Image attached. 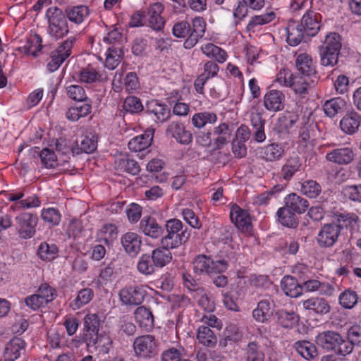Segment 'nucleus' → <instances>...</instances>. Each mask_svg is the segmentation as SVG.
<instances>
[{
	"label": "nucleus",
	"mask_w": 361,
	"mask_h": 361,
	"mask_svg": "<svg viewBox=\"0 0 361 361\" xmlns=\"http://www.w3.org/2000/svg\"><path fill=\"white\" fill-rule=\"evenodd\" d=\"M47 33L54 39L65 37L68 32V23L62 11L56 6L50 7L46 12Z\"/></svg>",
	"instance_id": "1"
},
{
	"label": "nucleus",
	"mask_w": 361,
	"mask_h": 361,
	"mask_svg": "<svg viewBox=\"0 0 361 361\" xmlns=\"http://www.w3.org/2000/svg\"><path fill=\"white\" fill-rule=\"evenodd\" d=\"M341 47V39L338 33L330 32L326 35L320 47L321 63L325 66H334L337 63Z\"/></svg>",
	"instance_id": "2"
},
{
	"label": "nucleus",
	"mask_w": 361,
	"mask_h": 361,
	"mask_svg": "<svg viewBox=\"0 0 361 361\" xmlns=\"http://www.w3.org/2000/svg\"><path fill=\"white\" fill-rule=\"evenodd\" d=\"M194 272L197 275H212L224 272L228 269L226 260L214 261L209 257L200 255L195 257L192 262Z\"/></svg>",
	"instance_id": "3"
},
{
	"label": "nucleus",
	"mask_w": 361,
	"mask_h": 361,
	"mask_svg": "<svg viewBox=\"0 0 361 361\" xmlns=\"http://www.w3.org/2000/svg\"><path fill=\"white\" fill-rule=\"evenodd\" d=\"M167 235L161 239L162 245L167 248H175L180 246L188 239L185 232L181 231L182 222L176 219H170L166 224Z\"/></svg>",
	"instance_id": "4"
},
{
	"label": "nucleus",
	"mask_w": 361,
	"mask_h": 361,
	"mask_svg": "<svg viewBox=\"0 0 361 361\" xmlns=\"http://www.w3.org/2000/svg\"><path fill=\"white\" fill-rule=\"evenodd\" d=\"M16 229L20 238L29 239L35 234L38 219L30 212H23L15 217Z\"/></svg>",
	"instance_id": "5"
},
{
	"label": "nucleus",
	"mask_w": 361,
	"mask_h": 361,
	"mask_svg": "<svg viewBox=\"0 0 361 361\" xmlns=\"http://www.w3.org/2000/svg\"><path fill=\"white\" fill-rule=\"evenodd\" d=\"M148 288V286L143 285L125 287L119 291L120 300L126 305H140L147 293Z\"/></svg>",
	"instance_id": "6"
},
{
	"label": "nucleus",
	"mask_w": 361,
	"mask_h": 361,
	"mask_svg": "<svg viewBox=\"0 0 361 361\" xmlns=\"http://www.w3.org/2000/svg\"><path fill=\"white\" fill-rule=\"evenodd\" d=\"M73 39H68L51 52L47 69L50 72L56 71L64 61L71 55Z\"/></svg>",
	"instance_id": "7"
},
{
	"label": "nucleus",
	"mask_w": 361,
	"mask_h": 361,
	"mask_svg": "<svg viewBox=\"0 0 361 361\" xmlns=\"http://www.w3.org/2000/svg\"><path fill=\"white\" fill-rule=\"evenodd\" d=\"M341 230V226L336 224H327L324 225L317 238L319 246L324 247L333 246L338 240Z\"/></svg>",
	"instance_id": "8"
},
{
	"label": "nucleus",
	"mask_w": 361,
	"mask_h": 361,
	"mask_svg": "<svg viewBox=\"0 0 361 361\" xmlns=\"http://www.w3.org/2000/svg\"><path fill=\"white\" fill-rule=\"evenodd\" d=\"M133 348L137 357H150L155 353V338L152 335L139 336L134 341Z\"/></svg>",
	"instance_id": "9"
},
{
	"label": "nucleus",
	"mask_w": 361,
	"mask_h": 361,
	"mask_svg": "<svg viewBox=\"0 0 361 361\" xmlns=\"http://www.w3.org/2000/svg\"><path fill=\"white\" fill-rule=\"evenodd\" d=\"M167 136L175 139L178 142L188 145L192 140V134L187 130L185 125L180 121L171 122L166 130Z\"/></svg>",
	"instance_id": "10"
},
{
	"label": "nucleus",
	"mask_w": 361,
	"mask_h": 361,
	"mask_svg": "<svg viewBox=\"0 0 361 361\" xmlns=\"http://www.w3.org/2000/svg\"><path fill=\"white\" fill-rule=\"evenodd\" d=\"M164 6L159 2L152 4L147 8L148 25L155 31H161L165 25V20L161 16Z\"/></svg>",
	"instance_id": "11"
},
{
	"label": "nucleus",
	"mask_w": 361,
	"mask_h": 361,
	"mask_svg": "<svg viewBox=\"0 0 361 361\" xmlns=\"http://www.w3.org/2000/svg\"><path fill=\"white\" fill-rule=\"evenodd\" d=\"M321 16L319 13L308 10L302 16L300 24L306 33V36L314 37L319 32L321 24Z\"/></svg>",
	"instance_id": "12"
},
{
	"label": "nucleus",
	"mask_w": 361,
	"mask_h": 361,
	"mask_svg": "<svg viewBox=\"0 0 361 361\" xmlns=\"http://www.w3.org/2000/svg\"><path fill=\"white\" fill-rule=\"evenodd\" d=\"M355 158V152L350 147H340L332 149L326 154V159L338 165H347Z\"/></svg>",
	"instance_id": "13"
},
{
	"label": "nucleus",
	"mask_w": 361,
	"mask_h": 361,
	"mask_svg": "<svg viewBox=\"0 0 361 361\" xmlns=\"http://www.w3.org/2000/svg\"><path fill=\"white\" fill-rule=\"evenodd\" d=\"M263 102L267 111L277 112L284 108L285 95L281 91L271 90L264 94Z\"/></svg>",
	"instance_id": "14"
},
{
	"label": "nucleus",
	"mask_w": 361,
	"mask_h": 361,
	"mask_svg": "<svg viewBox=\"0 0 361 361\" xmlns=\"http://www.w3.org/2000/svg\"><path fill=\"white\" fill-rule=\"evenodd\" d=\"M274 311V302L271 298L260 300L257 307L252 311L253 318L258 322H266L269 320Z\"/></svg>",
	"instance_id": "15"
},
{
	"label": "nucleus",
	"mask_w": 361,
	"mask_h": 361,
	"mask_svg": "<svg viewBox=\"0 0 361 361\" xmlns=\"http://www.w3.org/2000/svg\"><path fill=\"white\" fill-rule=\"evenodd\" d=\"M125 251L131 256H136L140 251L142 237L135 232H127L121 238Z\"/></svg>",
	"instance_id": "16"
},
{
	"label": "nucleus",
	"mask_w": 361,
	"mask_h": 361,
	"mask_svg": "<svg viewBox=\"0 0 361 361\" xmlns=\"http://www.w3.org/2000/svg\"><path fill=\"white\" fill-rule=\"evenodd\" d=\"M192 24L191 33L184 42V47L186 49L193 47L199 39L202 37L206 30V23L202 17H195L192 20Z\"/></svg>",
	"instance_id": "17"
},
{
	"label": "nucleus",
	"mask_w": 361,
	"mask_h": 361,
	"mask_svg": "<svg viewBox=\"0 0 361 361\" xmlns=\"http://www.w3.org/2000/svg\"><path fill=\"white\" fill-rule=\"evenodd\" d=\"M230 217L231 221L239 229L244 231L249 230L251 222L250 216L247 211L241 209L235 204H232L230 210Z\"/></svg>",
	"instance_id": "18"
},
{
	"label": "nucleus",
	"mask_w": 361,
	"mask_h": 361,
	"mask_svg": "<svg viewBox=\"0 0 361 361\" xmlns=\"http://www.w3.org/2000/svg\"><path fill=\"white\" fill-rule=\"evenodd\" d=\"M302 27L300 23L295 20H290L288 23L286 31L287 35L286 41L289 45L293 47L298 45L306 36V33Z\"/></svg>",
	"instance_id": "19"
},
{
	"label": "nucleus",
	"mask_w": 361,
	"mask_h": 361,
	"mask_svg": "<svg viewBox=\"0 0 361 361\" xmlns=\"http://www.w3.org/2000/svg\"><path fill=\"white\" fill-rule=\"evenodd\" d=\"M302 307L306 310H311L316 314H325L330 312L329 302L323 298L311 297L301 301Z\"/></svg>",
	"instance_id": "20"
},
{
	"label": "nucleus",
	"mask_w": 361,
	"mask_h": 361,
	"mask_svg": "<svg viewBox=\"0 0 361 361\" xmlns=\"http://www.w3.org/2000/svg\"><path fill=\"white\" fill-rule=\"evenodd\" d=\"M140 231L147 236L158 238L161 236L163 230L157 220L152 216H144L140 223Z\"/></svg>",
	"instance_id": "21"
},
{
	"label": "nucleus",
	"mask_w": 361,
	"mask_h": 361,
	"mask_svg": "<svg viewBox=\"0 0 361 361\" xmlns=\"http://www.w3.org/2000/svg\"><path fill=\"white\" fill-rule=\"evenodd\" d=\"M317 344L326 350H336L339 342L341 341V336L339 334L327 331L320 333L316 337Z\"/></svg>",
	"instance_id": "22"
},
{
	"label": "nucleus",
	"mask_w": 361,
	"mask_h": 361,
	"mask_svg": "<svg viewBox=\"0 0 361 361\" xmlns=\"http://www.w3.org/2000/svg\"><path fill=\"white\" fill-rule=\"evenodd\" d=\"M295 66L298 72L306 77L316 78V70L312 59L306 53H302L296 56Z\"/></svg>",
	"instance_id": "23"
},
{
	"label": "nucleus",
	"mask_w": 361,
	"mask_h": 361,
	"mask_svg": "<svg viewBox=\"0 0 361 361\" xmlns=\"http://www.w3.org/2000/svg\"><path fill=\"white\" fill-rule=\"evenodd\" d=\"M147 111L153 114L157 122L164 123L171 116L170 109L167 106L158 100H152L147 103Z\"/></svg>",
	"instance_id": "24"
},
{
	"label": "nucleus",
	"mask_w": 361,
	"mask_h": 361,
	"mask_svg": "<svg viewBox=\"0 0 361 361\" xmlns=\"http://www.w3.org/2000/svg\"><path fill=\"white\" fill-rule=\"evenodd\" d=\"M211 135L214 145L218 149H220L228 142L231 136V130L227 124L222 123L214 128Z\"/></svg>",
	"instance_id": "25"
},
{
	"label": "nucleus",
	"mask_w": 361,
	"mask_h": 361,
	"mask_svg": "<svg viewBox=\"0 0 361 361\" xmlns=\"http://www.w3.org/2000/svg\"><path fill=\"white\" fill-rule=\"evenodd\" d=\"M360 123L361 116L356 112H351L340 121V128L345 133L353 135L357 131Z\"/></svg>",
	"instance_id": "26"
},
{
	"label": "nucleus",
	"mask_w": 361,
	"mask_h": 361,
	"mask_svg": "<svg viewBox=\"0 0 361 361\" xmlns=\"http://www.w3.org/2000/svg\"><path fill=\"white\" fill-rule=\"evenodd\" d=\"M202 52L208 58L219 63H224L228 59V54L222 48L213 43H207L201 46Z\"/></svg>",
	"instance_id": "27"
},
{
	"label": "nucleus",
	"mask_w": 361,
	"mask_h": 361,
	"mask_svg": "<svg viewBox=\"0 0 361 361\" xmlns=\"http://www.w3.org/2000/svg\"><path fill=\"white\" fill-rule=\"evenodd\" d=\"M25 341L18 337H15L8 343L5 352V359L8 361H15L24 351Z\"/></svg>",
	"instance_id": "28"
},
{
	"label": "nucleus",
	"mask_w": 361,
	"mask_h": 361,
	"mask_svg": "<svg viewBox=\"0 0 361 361\" xmlns=\"http://www.w3.org/2000/svg\"><path fill=\"white\" fill-rule=\"evenodd\" d=\"M311 78L303 75H293L289 87H291L296 94H307L311 83L315 82V80Z\"/></svg>",
	"instance_id": "29"
},
{
	"label": "nucleus",
	"mask_w": 361,
	"mask_h": 361,
	"mask_svg": "<svg viewBox=\"0 0 361 361\" xmlns=\"http://www.w3.org/2000/svg\"><path fill=\"white\" fill-rule=\"evenodd\" d=\"M124 53L122 48L113 45L107 49L104 66L109 70H114L121 63Z\"/></svg>",
	"instance_id": "30"
},
{
	"label": "nucleus",
	"mask_w": 361,
	"mask_h": 361,
	"mask_svg": "<svg viewBox=\"0 0 361 361\" xmlns=\"http://www.w3.org/2000/svg\"><path fill=\"white\" fill-rule=\"evenodd\" d=\"M82 104L75 105L68 109L66 112V118L71 121H77L80 118L85 117L90 114L92 110V100L83 101Z\"/></svg>",
	"instance_id": "31"
},
{
	"label": "nucleus",
	"mask_w": 361,
	"mask_h": 361,
	"mask_svg": "<svg viewBox=\"0 0 361 361\" xmlns=\"http://www.w3.org/2000/svg\"><path fill=\"white\" fill-rule=\"evenodd\" d=\"M109 78L105 71H100L92 67L82 69L79 75L80 81L85 83L106 81Z\"/></svg>",
	"instance_id": "32"
},
{
	"label": "nucleus",
	"mask_w": 361,
	"mask_h": 361,
	"mask_svg": "<svg viewBox=\"0 0 361 361\" xmlns=\"http://www.w3.org/2000/svg\"><path fill=\"white\" fill-rule=\"evenodd\" d=\"M281 286L284 293L289 297L297 298L302 295V288L293 276H285L281 281Z\"/></svg>",
	"instance_id": "33"
},
{
	"label": "nucleus",
	"mask_w": 361,
	"mask_h": 361,
	"mask_svg": "<svg viewBox=\"0 0 361 361\" xmlns=\"http://www.w3.org/2000/svg\"><path fill=\"white\" fill-rule=\"evenodd\" d=\"M285 207L290 209L294 214L304 213L309 206L306 200L295 193L288 195L285 199Z\"/></svg>",
	"instance_id": "34"
},
{
	"label": "nucleus",
	"mask_w": 361,
	"mask_h": 361,
	"mask_svg": "<svg viewBox=\"0 0 361 361\" xmlns=\"http://www.w3.org/2000/svg\"><path fill=\"white\" fill-rule=\"evenodd\" d=\"M284 153L283 147L279 144L272 143L260 149V157L267 161L279 160Z\"/></svg>",
	"instance_id": "35"
},
{
	"label": "nucleus",
	"mask_w": 361,
	"mask_h": 361,
	"mask_svg": "<svg viewBox=\"0 0 361 361\" xmlns=\"http://www.w3.org/2000/svg\"><path fill=\"white\" fill-rule=\"evenodd\" d=\"M218 117L213 111H202L195 114L192 117V123L197 128H202L207 125L216 123Z\"/></svg>",
	"instance_id": "36"
},
{
	"label": "nucleus",
	"mask_w": 361,
	"mask_h": 361,
	"mask_svg": "<svg viewBox=\"0 0 361 361\" xmlns=\"http://www.w3.org/2000/svg\"><path fill=\"white\" fill-rule=\"evenodd\" d=\"M152 139L153 136L150 133L137 135L129 141L128 148L135 152L143 151L151 145Z\"/></svg>",
	"instance_id": "37"
},
{
	"label": "nucleus",
	"mask_w": 361,
	"mask_h": 361,
	"mask_svg": "<svg viewBox=\"0 0 361 361\" xmlns=\"http://www.w3.org/2000/svg\"><path fill=\"white\" fill-rule=\"evenodd\" d=\"M301 163L298 156L289 157L281 169V176L286 180H289L294 174L300 170Z\"/></svg>",
	"instance_id": "38"
},
{
	"label": "nucleus",
	"mask_w": 361,
	"mask_h": 361,
	"mask_svg": "<svg viewBox=\"0 0 361 361\" xmlns=\"http://www.w3.org/2000/svg\"><path fill=\"white\" fill-rule=\"evenodd\" d=\"M118 230L114 224L103 225L97 232V239L108 245L117 238Z\"/></svg>",
	"instance_id": "39"
},
{
	"label": "nucleus",
	"mask_w": 361,
	"mask_h": 361,
	"mask_svg": "<svg viewBox=\"0 0 361 361\" xmlns=\"http://www.w3.org/2000/svg\"><path fill=\"white\" fill-rule=\"evenodd\" d=\"M94 295L91 288H83L78 292L76 297L70 302V307L73 310H77L89 303Z\"/></svg>",
	"instance_id": "40"
},
{
	"label": "nucleus",
	"mask_w": 361,
	"mask_h": 361,
	"mask_svg": "<svg viewBox=\"0 0 361 361\" xmlns=\"http://www.w3.org/2000/svg\"><path fill=\"white\" fill-rule=\"evenodd\" d=\"M169 248H157L152 251V259L154 264L157 267H164L172 259L171 252Z\"/></svg>",
	"instance_id": "41"
},
{
	"label": "nucleus",
	"mask_w": 361,
	"mask_h": 361,
	"mask_svg": "<svg viewBox=\"0 0 361 361\" xmlns=\"http://www.w3.org/2000/svg\"><path fill=\"white\" fill-rule=\"evenodd\" d=\"M59 250L54 243H42L37 249L38 257L44 261H51L58 256Z\"/></svg>",
	"instance_id": "42"
},
{
	"label": "nucleus",
	"mask_w": 361,
	"mask_h": 361,
	"mask_svg": "<svg viewBox=\"0 0 361 361\" xmlns=\"http://www.w3.org/2000/svg\"><path fill=\"white\" fill-rule=\"evenodd\" d=\"M346 106L345 101L341 97L333 98L326 101L323 106L324 113L329 117H334Z\"/></svg>",
	"instance_id": "43"
},
{
	"label": "nucleus",
	"mask_w": 361,
	"mask_h": 361,
	"mask_svg": "<svg viewBox=\"0 0 361 361\" xmlns=\"http://www.w3.org/2000/svg\"><path fill=\"white\" fill-rule=\"evenodd\" d=\"M276 18V13L273 11H267L265 13L252 17L247 25V30L254 31L255 27L266 25L273 21Z\"/></svg>",
	"instance_id": "44"
},
{
	"label": "nucleus",
	"mask_w": 361,
	"mask_h": 361,
	"mask_svg": "<svg viewBox=\"0 0 361 361\" xmlns=\"http://www.w3.org/2000/svg\"><path fill=\"white\" fill-rule=\"evenodd\" d=\"M116 165L118 169L136 175L140 171V167L137 162L128 157H122L116 161Z\"/></svg>",
	"instance_id": "45"
},
{
	"label": "nucleus",
	"mask_w": 361,
	"mask_h": 361,
	"mask_svg": "<svg viewBox=\"0 0 361 361\" xmlns=\"http://www.w3.org/2000/svg\"><path fill=\"white\" fill-rule=\"evenodd\" d=\"M197 338L200 343L205 346L213 347L217 342L214 332L206 326H201L197 329Z\"/></svg>",
	"instance_id": "46"
},
{
	"label": "nucleus",
	"mask_w": 361,
	"mask_h": 361,
	"mask_svg": "<svg viewBox=\"0 0 361 361\" xmlns=\"http://www.w3.org/2000/svg\"><path fill=\"white\" fill-rule=\"evenodd\" d=\"M41 205V201L36 195H31L25 199H23L16 204H12L10 206V211L16 212L20 210H25L31 208L39 207Z\"/></svg>",
	"instance_id": "47"
},
{
	"label": "nucleus",
	"mask_w": 361,
	"mask_h": 361,
	"mask_svg": "<svg viewBox=\"0 0 361 361\" xmlns=\"http://www.w3.org/2000/svg\"><path fill=\"white\" fill-rule=\"evenodd\" d=\"M135 318L141 327H151L153 326V315L152 312L144 306L138 307L135 311Z\"/></svg>",
	"instance_id": "48"
},
{
	"label": "nucleus",
	"mask_w": 361,
	"mask_h": 361,
	"mask_svg": "<svg viewBox=\"0 0 361 361\" xmlns=\"http://www.w3.org/2000/svg\"><path fill=\"white\" fill-rule=\"evenodd\" d=\"M279 221L283 226L294 228L297 226V219L295 214L286 207H281L277 211Z\"/></svg>",
	"instance_id": "49"
},
{
	"label": "nucleus",
	"mask_w": 361,
	"mask_h": 361,
	"mask_svg": "<svg viewBox=\"0 0 361 361\" xmlns=\"http://www.w3.org/2000/svg\"><path fill=\"white\" fill-rule=\"evenodd\" d=\"M297 352L305 359L312 360L317 355L315 346L310 342L302 341L295 343Z\"/></svg>",
	"instance_id": "50"
},
{
	"label": "nucleus",
	"mask_w": 361,
	"mask_h": 361,
	"mask_svg": "<svg viewBox=\"0 0 361 361\" xmlns=\"http://www.w3.org/2000/svg\"><path fill=\"white\" fill-rule=\"evenodd\" d=\"M152 257L149 255L144 254L138 259L137 263V271L143 275L148 276L152 274L155 271L156 267Z\"/></svg>",
	"instance_id": "51"
},
{
	"label": "nucleus",
	"mask_w": 361,
	"mask_h": 361,
	"mask_svg": "<svg viewBox=\"0 0 361 361\" xmlns=\"http://www.w3.org/2000/svg\"><path fill=\"white\" fill-rule=\"evenodd\" d=\"M88 14V8L83 5L73 7L67 12L69 20L77 24L81 23Z\"/></svg>",
	"instance_id": "52"
},
{
	"label": "nucleus",
	"mask_w": 361,
	"mask_h": 361,
	"mask_svg": "<svg viewBox=\"0 0 361 361\" xmlns=\"http://www.w3.org/2000/svg\"><path fill=\"white\" fill-rule=\"evenodd\" d=\"M66 92L70 99L76 102H83L90 99L87 96L85 89L79 85L66 86Z\"/></svg>",
	"instance_id": "53"
},
{
	"label": "nucleus",
	"mask_w": 361,
	"mask_h": 361,
	"mask_svg": "<svg viewBox=\"0 0 361 361\" xmlns=\"http://www.w3.org/2000/svg\"><path fill=\"white\" fill-rule=\"evenodd\" d=\"M41 41L38 36H35L33 38L27 39L25 44L19 47L18 49L25 54L36 56L42 49Z\"/></svg>",
	"instance_id": "54"
},
{
	"label": "nucleus",
	"mask_w": 361,
	"mask_h": 361,
	"mask_svg": "<svg viewBox=\"0 0 361 361\" xmlns=\"http://www.w3.org/2000/svg\"><path fill=\"white\" fill-rule=\"evenodd\" d=\"M300 191L310 198H315L320 194L322 189L315 180H308L301 183Z\"/></svg>",
	"instance_id": "55"
},
{
	"label": "nucleus",
	"mask_w": 361,
	"mask_h": 361,
	"mask_svg": "<svg viewBox=\"0 0 361 361\" xmlns=\"http://www.w3.org/2000/svg\"><path fill=\"white\" fill-rule=\"evenodd\" d=\"M41 164L47 169H53L58 166V160L54 151L44 148L39 153Z\"/></svg>",
	"instance_id": "56"
},
{
	"label": "nucleus",
	"mask_w": 361,
	"mask_h": 361,
	"mask_svg": "<svg viewBox=\"0 0 361 361\" xmlns=\"http://www.w3.org/2000/svg\"><path fill=\"white\" fill-rule=\"evenodd\" d=\"M61 214L59 211L54 207L43 209L41 211V218L42 220L52 226H57L61 221Z\"/></svg>",
	"instance_id": "57"
},
{
	"label": "nucleus",
	"mask_w": 361,
	"mask_h": 361,
	"mask_svg": "<svg viewBox=\"0 0 361 361\" xmlns=\"http://www.w3.org/2000/svg\"><path fill=\"white\" fill-rule=\"evenodd\" d=\"M97 145V136L94 133H88L82 136L80 141V149L85 153L93 152Z\"/></svg>",
	"instance_id": "58"
},
{
	"label": "nucleus",
	"mask_w": 361,
	"mask_h": 361,
	"mask_svg": "<svg viewBox=\"0 0 361 361\" xmlns=\"http://www.w3.org/2000/svg\"><path fill=\"white\" fill-rule=\"evenodd\" d=\"M197 302L199 305L206 312H212L215 310V303L209 298V295L201 290L197 293Z\"/></svg>",
	"instance_id": "59"
},
{
	"label": "nucleus",
	"mask_w": 361,
	"mask_h": 361,
	"mask_svg": "<svg viewBox=\"0 0 361 361\" xmlns=\"http://www.w3.org/2000/svg\"><path fill=\"white\" fill-rule=\"evenodd\" d=\"M339 302L343 307L351 309L357 302V295L355 291L345 290L340 295Z\"/></svg>",
	"instance_id": "60"
},
{
	"label": "nucleus",
	"mask_w": 361,
	"mask_h": 361,
	"mask_svg": "<svg viewBox=\"0 0 361 361\" xmlns=\"http://www.w3.org/2000/svg\"><path fill=\"white\" fill-rule=\"evenodd\" d=\"M100 320L96 314H87L84 318V327L87 331L97 335L99 331Z\"/></svg>",
	"instance_id": "61"
},
{
	"label": "nucleus",
	"mask_w": 361,
	"mask_h": 361,
	"mask_svg": "<svg viewBox=\"0 0 361 361\" xmlns=\"http://www.w3.org/2000/svg\"><path fill=\"white\" fill-rule=\"evenodd\" d=\"M264 356L260 348L255 343L247 345L246 361H264Z\"/></svg>",
	"instance_id": "62"
},
{
	"label": "nucleus",
	"mask_w": 361,
	"mask_h": 361,
	"mask_svg": "<svg viewBox=\"0 0 361 361\" xmlns=\"http://www.w3.org/2000/svg\"><path fill=\"white\" fill-rule=\"evenodd\" d=\"M173 35L178 38L189 37L191 33L190 25L187 21H181L176 23L173 27Z\"/></svg>",
	"instance_id": "63"
},
{
	"label": "nucleus",
	"mask_w": 361,
	"mask_h": 361,
	"mask_svg": "<svg viewBox=\"0 0 361 361\" xmlns=\"http://www.w3.org/2000/svg\"><path fill=\"white\" fill-rule=\"evenodd\" d=\"M184 356V350L181 348H171L165 350L161 355L163 361H179Z\"/></svg>",
	"instance_id": "64"
}]
</instances>
